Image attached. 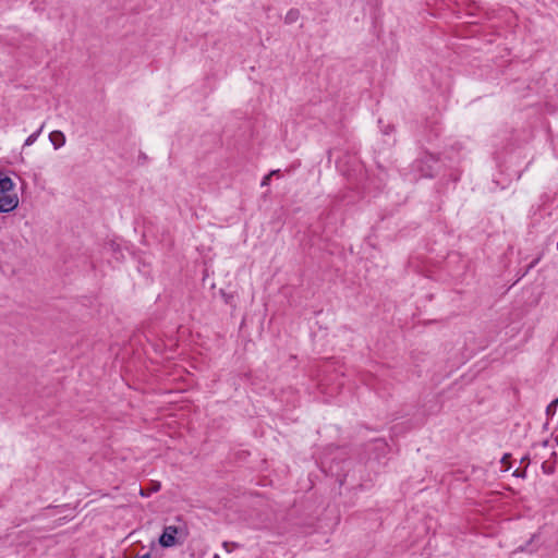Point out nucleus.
<instances>
[{
	"label": "nucleus",
	"mask_w": 558,
	"mask_h": 558,
	"mask_svg": "<svg viewBox=\"0 0 558 558\" xmlns=\"http://www.w3.org/2000/svg\"><path fill=\"white\" fill-rule=\"evenodd\" d=\"M159 487H160V485L158 484L157 486H153V489H154V490H158V489H159Z\"/></svg>",
	"instance_id": "f3484780"
},
{
	"label": "nucleus",
	"mask_w": 558,
	"mask_h": 558,
	"mask_svg": "<svg viewBox=\"0 0 558 558\" xmlns=\"http://www.w3.org/2000/svg\"><path fill=\"white\" fill-rule=\"evenodd\" d=\"M415 168L422 178H434L439 170V160L435 155L426 154L415 161Z\"/></svg>",
	"instance_id": "f03ea898"
},
{
	"label": "nucleus",
	"mask_w": 558,
	"mask_h": 558,
	"mask_svg": "<svg viewBox=\"0 0 558 558\" xmlns=\"http://www.w3.org/2000/svg\"><path fill=\"white\" fill-rule=\"evenodd\" d=\"M19 205L12 179L0 172V213H10Z\"/></svg>",
	"instance_id": "f257e3e1"
},
{
	"label": "nucleus",
	"mask_w": 558,
	"mask_h": 558,
	"mask_svg": "<svg viewBox=\"0 0 558 558\" xmlns=\"http://www.w3.org/2000/svg\"><path fill=\"white\" fill-rule=\"evenodd\" d=\"M558 407V398L554 399L547 407H546V416L548 418H551L557 411Z\"/></svg>",
	"instance_id": "6e6552de"
},
{
	"label": "nucleus",
	"mask_w": 558,
	"mask_h": 558,
	"mask_svg": "<svg viewBox=\"0 0 558 558\" xmlns=\"http://www.w3.org/2000/svg\"><path fill=\"white\" fill-rule=\"evenodd\" d=\"M299 17H300V11L298 9H291L288 11V13L284 16V23L293 24L299 20Z\"/></svg>",
	"instance_id": "423d86ee"
},
{
	"label": "nucleus",
	"mask_w": 558,
	"mask_h": 558,
	"mask_svg": "<svg viewBox=\"0 0 558 558\" xmlns=\"http://www.w3.org/2000/svg\"><path fill=\"white\" fill-rule=\"evenodd\" d=\"M141 495H142V496H146V494L144 493V490H143V489H141Z\"/></svg>",
	"instance_id": "6ab92c4d"
},
{
	"label": "nucleus",
	"mask_w": 558,
	"mask_h": 558,
	"mask_svg": "<svg viewBox=\"0 0 558 558\" xmlns=\"http://www.w3.org/2000/svg\"><path fill=\"white\" fill-rule=\"evenodd\" d=\"M159 487H160V485L158 484L157 486H153V489H154V490H158V489H159Z\"/></svg>",
	"instance_id": "a211bd4d"
},
{
	"label": "nucleus",
	"mask_w": 558,
	"mask_h": 558,
	"mask_svg": "<svg viewBox=\"0 0 558 558\" xmlns=\"http://www.w3.org/2000/svg\"><path fill=\"white\" fill-rule=\"evenodd\" d=\"M49 141L54 149H59L65 144V136L61 131H52L49 134Z\"/></svg>",
	"instance_id": "39448f33"
},
{
	"label": "nucleus",
	"mask_w": 558,
	"mask_h": 558,
	"mask_svg": "<svg viewBox=\"0 0 558 558\" xmlns=\"http://www.w3.org/2000/svg\"><path fill=\"white\" fill-rule=\"evenodd\" d=\"M179 527L174 525H168L163 527L161 535L159 536V544L161 547L169 548L177 544V535Z\"/></svg>",
	"instance_id": "7ed1b4c3"
},
{
	"label": "nucleus",
	"mask_w": 558,
	"mask_h": 558,
	"mask_svg": "<svg viewBox=\"0 0 558 558\" xmlns=\"http://www.w3.org/2000/svg\"><path fill=\"white\" fill-rule=\"evenodd\" d=\"M509 459H510V454H509V453H505V454L502 456V458H501L500 462H501L502 464H506V463H507V461H508Z\"/></svg>",
	"instance_id": "2eb2a0df"
},
{
	"label": "nucleus",
	"mask_w": 558,
	"mask_h": 558,
	"mask_svg": "<svg viewBox=\"0 0 558 558\" xmlns=\"http://www.w3.org/2000/svg\"><path fill=\"white\" fill-rule=\"evenodd\" d=\"M538 547H539V534L534 533L524 545H520L518 547V550L522 551V553L532 554V553L536 551Z\"/></svg>",
	"instance_id": "20e7f679"
},
{
	"label": "nucleus",
	"mask_w": 558,
	"mask_h": 558,
	"mask_svg": "<svg viewBox=\"0 0 558 558\" xmlns=\"http://www.w3.org/2000/svg\"><path fill=\"white\" fill-rule=\"evenodd\" d=\"M280 170H272L269 174L265 175L262 181V186H266L270 182L271 175L279 174Z\"/></svg>",
	"instance_id": "f8f14e48"
},
{
	"label": "nucleus",
	"mask_w": 558,
	"mask_h": 558,
	"mask_svg": "<svg viewBox=\"0 0 558 558\" xmlns=\"http://www.w3.org/2000/svg\"><path fill=\"white\" fill-rule=\"evenodd\" d=\"M513 476L515 477H521V478H524L526 476V470H520V469H517L513 474Z\"/></svg>",
	"instance_id": "4468645a"
},
{
	"label": "nucleus",
	"mask_w": 558,
	"mask_h": 558,
	"mask_svg": "<svg viewBox=\"0 0 558 558\" xmlns=\"http://www.w3.org/2000/svg\"><path fill=\"white\" fill-rule=\"evenodd\" d=\"M539 262V257L535 258L534 260H532L530 263V265L526 267L525 271L523 272L522 276H525L531 269H533Z\"/></svg>",
	"instance_id": "ddd939ff"
},
{
	"label": "nucleus",
	"mask_w": 558,
	"mask_h": 558,
	"mask_svg": "<svg viewBox=\"0 0 558 558\" xmlns=\"http://www.w3.org/2000/svg\"><path fill=\"white\" fill-rule=\"evenodd\" d=\"M336 167L343 177H347L349 174V167L344 159L337 160Z\"/></svg>",
	"instance_id": "9d476101"
},
{
	"label": "nucleus",
	"mask_w": 558,
	"mask_h": 558,
	"mask_svg": "<svg viewBox=\"0 0 558 558\" xmlns=\"http://www.w3.org/2000/svg\"><path fill=\"white\" fill-rule=\"evenodd\" d=\"M378 124L380 126V131L385 136H390L395 133V125L387 123L385 124L381 119L378 120Z\"/></svg>",
	"instance_id": "0eeeda50"
},
{
	"label": "nucleus",
	"mask_w": 558,
	"mask_h": 558,
	"mask_svg": "<svg viewBox=\"0 0 558 558\" xmlns=\"http://www.w3.org/2000/svg\"><path fill=\"white\" fill-rule=\"evenodd\" d=\"M213 558H220L218 554H215Z\"/></svg>",
	"instance_id": "aec40b11"
},
{
	"label": "nucleus",
	"mask_w": 558,
	"mask_h": 558,
	"mask_svg": "<svg viewBox=\"0 0 558 558\" xmlns=\"http://www.w3.org/2000/svg\"><path fill=\"white\" fill-rule=\"evenodd\" d=\"M222 547L225 548V550L227 553H232L234 549H238L241 547V544L236 543V542H223L222 543Z\"/></svg>",
	"instance_id": "9b49d317"
},
{
	"label": "nucleus",
	"mask_w": 558,
	"mask_h": 558,
	"mask_svg": "<svg viewBox=\"0 0 558 558\" xmlns=\"http://www.w3.org/2000/svg\"><path fill=\"white\" fill-rule=\"evenodd\" d=\"M43 129H44V124H41V125H40V128H39L37 131H35L34 133H32V134L26 138V141H25L24 145H25V146H31V145H33V144L36 142V140L38 138V136L40 135V133H41Z\"/></svg>",
	"instance_id": "1a4fd4ad"
},
{
	"label": "nucleus",
	"mask_w": 558,
	"mask_h": 558,
	"mask_svg": "<svg viewBox=\"0 0 558 558\" xmlns=\"http://www.w3.org/2000/svg\"><path fill=\"white\" fill-rule=\"evenodd\" d=\"M525 461L530 462V458H529V456H524V457H522L521 462L523 463V462H525Z\"/></svg>",
	"instance_id": "dca6fc26"
}]
</instances>
